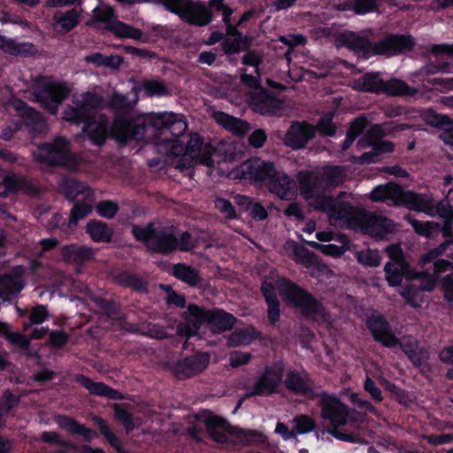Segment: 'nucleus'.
<instances>
[{
	"mask_svg": "<svg viewBox=\"0 0 453 453\" xmlns=\"http://www.w3.org/2000/svg\"><path fill=\"white\" fill-rule=\"evenodd\" d=\"M313 250H319L326 256L340 257L345 253L347 249L344 246H338L332 243L322 244L313 241Z\"/></svg>",
	"mask_w": 453,
	"mask_h": 453,
	"instance_id": "nucleus-60",
	"label": "nucleus"
},
{
	"mask_svg": "<svg viewBox=\"0 0 453 453\" xmlns=\"http://www.w3.org/2000/svg\"><path fill=\"white\" fill-rule=\"evenodd\" d=\"M430 354L426 349L421 347L418 349L411 357L409 360L411 364L418 368L422 374H427L431 372V365L429 364Z\"/></svg>",
	"mask_w": 453,
	"mask_h": 453,
	"instance_id": "nucleus-46",
	"label": "nucleus"
},
{
	"mask_svg": "<svg viewBox=\"0 0 453 453\" xmlns=\"http://www.w3.org/2000/svg\"><path fill=\"white\" fill-rule=\"evenodd\" d=\"M71 88L64 82H58L47 77H40L35 81L33 96L35 101L43 109L55 114L59 105L69 96Z\"/></svg>",
	"mask_w": 453,
	"mask_h": 453,
	"instance_id": "nucleus-6",
	"label": "nucleus"
},
{
	"mask_svg": "<svg viewBox=\"0 0 453 453\" xmlns=\"http://www.w3.org/2000/svg\"><path fill=\"white\" fill-rule=\"evenodd\" d=\"M399 186V184L394 182L378 185L370 192L369 197L375 203L391 202L395 205Z\"/></svg>",
	"mask_w": 453,
	"mask_h": 453,
	"instance_id": "nucleus-32",
	"label": "nucleus"
},
{
	"mask_svg": "<svg viewBox=\"0 0 453 453\" xmlns=\"http://www.w3.org/2000/svg\"><path fill=\"white\" fill-rule=\"evenodd\" d=\"M318 36L329 38L337 48H348L366 58L372 56L390 58L401 55L411 51L416 45L415 38L410 34L389 33L372 42L369 37L352 31L339 33L334 27H313V38Z\"/></svg>",
	"mask_w": 453,
	"mask_h": 453,
	"instance_id": "nucleus-4",
	"label": "nucleus"
},
{
	"mask_svg": "<svg viewBox=\"0 0 453 453\" xmlns=\"http://www.w3.org/2000/svg\"><path fill=\"white\" fill-rule=\"evenodd\" d=\"M261 333L254 326L240 328L233 331L227 339L228 347L246 346L259 339Z\"/></svg>",
	"mask_w": 453,
	"mask_h": 453,
	"instance_id": "nucleus-31",
	"label": "nucleus"
},
{
	"mask_svg": "<svg viewBox=\"0 0 453 453\" xmlns=\"http://www.w3.org/2000/svg\"><path fill=\"white\" fill-rule=\"evenodd\" d=\"M0 50L14 57H31L36 53L35 45L29 42H17L13 38L0 35Z\"/></svg>",
	"mask_w": 453,
	"mask_h": 453,
	"instance_id": "nucleus-27",
	"label": "nucleus"
},
{
	"mask_svg": "<svg viewBox=\"0 0 453 453\" xmlns=\"http://www.w3.org/2000/svg\"><path fill=\"white\" fill-rule=\"evenodd\" d=\"M94 20L104 24V28L109 31L110 24L116 22V13L113 8L110 6L96 7L93 10Z\"/></svg>",
	"mask_w": 453,
	"mask_h": 453,
	"instance_id": "nucleus-48",
	"label": "nucleus"
},
{
	"mask_svg": "<svg viewBox=\"0 0 453 453\" xmlns=\"http://www.w3.org/2000/svg\"><path fill=\"white\" fill-rule=\"evenodd\" d=\"M365 326L372 339L383 347L392 349L400 343V339L394 334L390 323L379 311H373L366 316Z\"/></svg>",
	"mask_w": 453,
	"mask_h": 453,
	"instance_id": "nucleus-13",
	"label": "nucleus"
},
{
	"mask_svg": "<svg viewBox=\"0 0 453 453\" xmlns=\"http://www.w3.org/2000/svg\"><path fill=\"white\" fill-rule=\"evenodd\" d=\"M265 186L270 193L273 194L280 200H293L297 196V186L294 179L290 178L287 173L278 171L276 166L273 167Z\"/></svg>",
	"mask_w": 453,
	"mask_h": 453,
	"instance_id": "nucleus-16",
	"label": "nucleus"
},
{
	"mask_svg": "<svg viewBox=\"0 0 453 453\" xmlns=\"http://www.w3.org/2000/svg\"><path fill=\"white\" fill-rule=\"evenodd\" d=\"M380 384L383 388L390 393V395L397 400L399 403H403L407 398L406 390L399 388L394 382L388 380L384 377L380 378Z\"/></svg>",
	"mask_w": 453,
	"mask_h": 453,
	"instance_id": "nucleus-59",
	"label": "nucleus"
},
{
	"mask_svg": "<svg viewBox=\"0 0 453 453\" xmlns=\"http://www.w3.org/2000/svg\"><path fill=\"white\" fill-rule=\"evenodd\" d=\"M143 89L150 96H163L169 95V89L166 84L161 81H145L143 82Z\"/></svg>",
	"mask_w": 453,
	"mask_h": 453,
	"instance_id": "nucleus-58",
	"label": "nucleus"
},
{
	"mask_svg": "<svg viewBox=\"0 0 453 453\" xmlns=\"http://www.w3.org/2000/svg\"><path fill=\"white\" fill-rule=\"evenodd\" d=\"M205 313V309L198 306L196 303H190L187 307V311L183 312L182 317L186 320L187 324L190 326L192 331L196 335L204 324L205 319L203 318V314Z\"/></svg>",
	"mask_w": 453,
	"mask_h": 453,
	"instance_id": "nucleus-41",
	"label": "nucleus"
},
{
	"mask_svg": "<svg viewBox=\"0 0 453 453\" xmlns=\"http://www.w3.org/2000/svg\"><path fill=\"white\" fill-rule=\"evenodd\" d=\"M76 382L86 388L90 395L105 397L110 400H122L123 394L104 382H96L84 374H78L75 377Z\"/></svg>",
	"mask_w": 453,
	"mask_h": 453,
	"instance_id": "nucleus-23",
	"label": "nucleus"
},
{
	"mask_svg": "<svg viewBox=\"0 0 453 453\" xmlns=\"http://www.w3.org/2000/svg\"><path fill=\"white\" fill-rule=\"evenodd\" d=\"M262 296L267 305V319L270 324L275 325L280 321V304L278 299L275 287L272 282L264 280L260 288Z\"/></svg>",
	"mask_w": 453,
	"mask_h": 453,
	"instance_id": "nucleus-26",
	"label": "nucleus"
},
{
	"mask_svg": "<svg viewBox=\"0 0 453 453\" xmlns=\"http://www.w3.org/2000/svg\"><path fill=\"white\" fill-rule=\"evenodd\" d=\"M115 418L122 423L127 433H130L134 429V422L132 414L120 403H114L112 405Z\"/></svg>",
	"mask_w": 453,
	"mask_h": 453,
	"instance_id": "nucleus-54",
	"label": "nucleus"
},
{
	"mask_svg": "<svg viewBox=\"0 0 453 453\" xmlns=\"http://www.w3.org/2000/svg\"><path fill=\"white\" fill-rule=\"evenodd\" d=\"M209 436L216 442L224 443L227 441L229 434L234 442L239 444H249L256 438V432L250 429H243L230 425L222 417L210 415L203 420Z\"/></svg>",
	"mask_w": 453,
	"mask_h": 453,
	"instance_id": "nucleus-9",
	"label": "nucleus"
},
{
	"mask_svg": "<svg viewBox=\"0 0 453 453\" xmlns=\"http://www.w3.org/2000/svg\"><path fill=\"white\" fill-rule=\"evenodd\" d=\"M408 127L409 126L406 124H395L393 121L373 124L358 140L357 144L361 148H369L373 143L382 141V138L388 134V132H400L408 129Z\"/></svg>",
	"mask_w": 453,
	"mask_h": 453,
	"instance_id": "nucleus-20",
	"label": "nucleus"
},
{
	"mask_svg": "<svg viewBox=\"0 0 453 453\" xmlns=\"http://www.w3.org/2000/svg\"><path fill=\"white\" fill-rule=\"evenodd\" d=\"M49 318V312L46 306L42 304H37L35 306L28 317V320L23 322V330L27 331L33 325L42 324Z\"/></svg>",
	"mask_w": 453,
	"mask_h": 453,
	"instance_id": "nucleus-52",
	"label": "nucleus"
},
{
	"mask_svg": "<svg viewBox=\"0 0 453 453\" xmlns=\"http://www.w3.org/2000/svg\"><path fill=\"white\" fill-rule=\"evenodd\" d=\"M96 252V250L90 246L76 243L64 245L61 248V255L65 260L79 266L93 261Z\"/></svg>",
	"mask_w": 453,
	"mask_h": 453,
	"instance_id": "nucleus-22",
	"label": "nucleus"
},
{
	"mask_svg": "<svg viewBox=\"0 0 453 453\" xmlns=\"http://www.w3.org/2000/svg\"><path fill=\"white\" fill-rule=\"evenodd\" d=\"M395 205L426 213H429L433 208L431 200L426 198L425 195L412 190H403L402 186H399Z\"/></svg>",
	"mask_w": 453,
	"mask_h": 453,
	"instance_id": "nucleus-19",
	"label": "nucleus"
},
{
	"mask_svg": "<svg viewBox=\"0 0 453 453\" xmlns=\"http://www.w3.org/2000/svg\"><path fill=\"white\" fill-rule=\"evenodd\" d=\"M283 367L280 365L266 366L262 375L253 384L245 397L269 396L276 393L277 388L282 381Z\"/></svg>",
	"mask_w": 453,
	"mask_h": 453,
	"instance_id": "nucleus-14",
	"label": "nucleus"
},
{
	"mask_svg": "<svg viewBox=\"0 0 453 453\" xmlns=\"http://www.w3.org/2000/svg\"><path fill=\"white\" fill-rule=\"evenodd\" d=\"M284 250L297 264L308 269L311 267V252L303 244L294 240H288L284 243Z\"/></svg>",
	"mask_w": 453,
	"mask_h": 453,
	"instance_id": "nucleus-33",
	"label": "nucleus"
},
{
	"mask_svg": "<svg viewBox=\"0 0 453 453\" xmlns=\"http://www.w3.org/2000/svg\"><path fill=\"white\" fill-rule=\"evenodd\" d=\"M203 315L205 325L214 334L230 331L237 322L236 317L219 308L205 310V313Z\"/></svg>",
	"mask_w": 453,
	"mask_h": 453,
	"instance_id": "nucleus-18",
	"label": "nucleus"
},
{
	"mask_svg": "<svg viewBox=\"0 0 453 453\" xmlns=\"http://www.w3.org/2000/svg\"><path fill=\"white\" fill-rule=\"evenodd\" d=\"M275 166L273 162L251 157L241 163L232 172L233 178L253 185L265 184Z\"/></svg>",
	"mask_w": 453,
	"mask_h": 453,
	"instance_id": "nucleus-12",
	"label": "nucleus"
},
{
	"mask_svg": "<svg viewBox=\"0 0 453 453\" xmlns=\"http://www.w3.org/2000/svg\"><path fill=\"white\" fill-rule=\"evenodd\" d=\"M104 98L97 93L87 91L73 99L63 111V119L72 124H83L82 132L92 144L101 146L105 143L108 134L118 143L126 145L131 142L154 143L158 150L167 156L181 157L178 167L189 168L194 165L208 167L214 165L212 155L216 149L197 133H192L185 145L180 137L186 132L188 125L178 114L160 112L153 114L148 120L133 118L127 113L115 115L112 125L104 115L98 118L96 111L103 107Z\"/></svg>",
	"mask_w": 453,
	"mask_h": 453,
	"instance_id": "nucleus-1",
	"label": "nucleus"
},
{
	"mask_svg": "<svg viewBox=\"0 0 453 453\" xmlns=\"http://www.w3.org/2000/svg\"><path fill=\"white\" fill-rule=\"evenodd\" d=\"M172 274L190 287H196L202 281L198 270L184 263L174 265Z\"/></svg>",
	"mask_w": 453,
	"mask_h": 453,
	"instance_id": "nucleus-34",
	"label": "nucleus"
},
{
	"mask_svg": "<svg viewBox=\"0 0 453 453\" xmlns=\"http://www.w3.org/2000/svg\"><path fill=\"white\" fill-rule=\"evenodd\" d=\"M278 291L283 302L305 318H311V294L296 283L283 278L278 281Z\"/></svg>",
	"mask_w": 453,
	"mask_h": 453,
	"instance_id": "nucleus-11",
	"label": "nucleus"
},
{
	"mask_svg": "<svg viewBox=\"0 0 453 453\" xmlns=\"http://www.w3.org/2000/svg\"><path fill=\"white\" fill-rule=\"evenodd\" d=\"M286 388L295 393H309L311 392V388L305 386V383L296 371H290L285 380Z\"/></svg>",
	"mask_w": 453,
	"mask_h": 453,
	"instance_id": "nucleus-50",
	"label": "nucleus"
},
{
	"mask_svg": "<svg viewBox=\"0 0 453 453\" xmlns=\"http://www.w3.org/2000/svg\"><path fill=\"white\" fill-rule=\"evenodd\" d=\"M349 415V407L338 398L333 397L329 401H324L322 417L330 422L329 434L340 441L355 442L357 440V434L348 432L344 427Z\"/></svg>",
	"mask_w": 453,
	"mask_h": 453,
	"instance_id": "nucleus-8",
	"label": "nucleus"
},
{
	"mask_svg": "<svg viewBox=\"0 0 453 453\" xmlns=\"http://www.w3.org/2000/svg\"><path fill=\"white\" fill-rule=\"evenodd\" d=\"M410 223L418 234L427 238L439 232L440 228V224L433 221L422 222L413 219L410 220Z\"/></svg>",
	"mask_w": 453,
	"mask_h": 453,
	"instance_id": "nucleus-51",
	"label": "nucleus"
},
{
	"mask_svg": "<svg viewBox=\"0 0 453 453\" xmlns=\"http://www.w3.org/2000/svg\"><path fill=\"white\" fill-rule=\"evenodd\" d=\"M417 90L411 87L403 80L392 78L387 81H384L382 94L390 96H414Z\"/></svg>",
	"mask_w": 453,
	"mask_h": 453,
	"instance_id": "nucleus-39",
	"label": "nucleus"
},
{
	"mask_svg": "<svg viewBox=\"0 0 453 453\" xmlns=\"http://www.w3.org/2000/svg\"><path fill=\"white\" fill-rule=\"evenodd\" d=\"M346 177V173L342 165H327L322 169L320 180L326 188H331L341 185Z\"/></svg>",
	"mask_w": 453,
	"mask_h": 453,
	"instance_id": "nucleus-38",
	"label": "nucleus"
},
{
	"mask_svg": "<svg viewBox=\"0 0 453 453\" xmlns=\"http://www.w3.org/2000/svg\"><path fill=\"white\" fill-rule=\"evenodd\" d=\"M40 162L50 166H74L76 160L70 150L69 141L63 136H56L51 142H43L38 147Z\"/></svg>",
	"mask_w": 453,
	"mask_h": 453,
	"instance_id": "nucleus-10",
	"label": "nucleus"
},
{
	"mask_svg": "<svg viewBox=\"0 0 453 453\" xmlns=\"http://www.w3.org/2000/svg\"><path fill=\"white\" fill-rule=\"evenodd\" d=\"M357 260L365 266L377 267L380 265L381 258L377 250L367 249L357 253Z\"/></svg>",
	"mask_w": 453,
	"mask_h": 453,
	"instance_id": "nucleus-57",
	"label": "nucleus"
},
{
	"mask_svg": "<svg viewBox=\"0 0 453 453\" xmlns=\"http://www.w3.org/2000/svg\"><path fill=\"white\" fill-rule=\"evenodd\" d=\"M165 10L177 14L189 25L204 27L212 19V12L203 2L193 0H160Z\"/></svg>",
	"mask_w": 453,
	"mask_h": 453,
	"instance_id": "nucleus-7",
	"label": "nucleus"
},
{
	"mask_svg": "<svg viewBox=\"0 0 453 453\" xmlns=\"http://www.w3.org/2000/svg\"><path fill=\"white\" fill-rule=\"evenodd\" d=\"M111 275L114 283L122 288H130L141 294L149 292L147 281L136 273L118 269L113 271Z\"/></svg>",
	"mask_w": 453,
	"mask_h": 453,
	"instance_id": "nucleus-24",
	"label": "nucleus"
},
{
	"mask_svg": "<svg viewBox=\"0 0 453 453\" xmlns=\"http://www.w3.org/2000/svg\"><path fill=\"white\" fill-rule=\"evenodd\" d=\"M426 82L432 86L435 90H439L441 93H447L453 90V76L450 78H427Z\"/></svg>",
	"mask_w": 453,
	"mask_h": 453,
	"instance_id": "nucleus-62",
	"label": "nucleus"
},
{
	"mask_svg": "<svg viewBox=\"0 0 453 453\" xmlns=\"http://www.w3.org/2000/svg\"><path fill=\"white\" fill-rule=\"evenodd\" d=\"M17 111L27 126L36 127L44 125L45 119L43 115L30 107L27 103L21 101L17 106Z\"/></svg>",
	"mask_w": 453,
	"mask_h": 453,
	"instance_id": "nucleus-42",
	"label": "nucleus"
},
{
	"mask_svg": "<svg viewBox=\"0 0 453 453\" xmlns=\"http://www.w3.org/2000/svg\"><path fill=\"white\" fill-rule=\"evenodd\" d=\"M317 184L318 175L313 170V191ZM351 196L346 191H341L335 196L313 194V211L325 212L331 224L340 223L374 239L386 240L395 232V225L392 219L353 205L349 200Z\"/></svg>",
	"mask_w": 453,
	"mask_h": 453,
	"instance_id": "nucleus-2",
	"label": "nucleus"
},
{
	"mask_svg": "<svg viewBox=\"0 0 453 453\" xmlns=\"http://www.w3.org/2000/svg\"><path fill=\"white\" fill-rule=\"evenodd\" d=\"M59 188L63 196L72 202L75 201L76 197L83 191L81 183L73 178L63 179Z\"/></svg>",
	"mask_w": 453,
	"mask_h": 453,
	"instance_id": "nucleus-45",
	"label": "nucleus"
},
{
	"mask_svg": "<svg viewBox=\"0 0 453 453\" xmlns=\"http://www.w3.org/2000/svg\"><path fill=\"white\" fill-rule=\"evenodd\" d=\"M384 81L379 72H366L355 81L354 88L365 93L382 95Z\"/></svg>",
	"mask_w": 453,
	"mask_h": 453,
	"instance_id": "nucleus-28",
	"label": "nucleus"
},
{
	"mask_svg": "<svg viewBox=\"0 0 453 453\" xmlns=\"http://www.w3.org/2000/svg\"><path fill=\"white\" fill-rule=\"evenodd\" d=\"M93 421L97 425L100 433L108 441L117 453H127L123 448L119 438L111 431L107 422L99 416H94Z\"/></svg>",
	"mask_w": 453,
	"mask_h": 453,
	"instance_id": "nucleus-43",
	"label": "nucleus"
},
{
	"mask_svg": "<svg viewBox=\"0 0 453 453\" xmlns=\"http://www.w3.org/2000/svg\"><path fill=\"white\" fill-rule=\"evenodd\" d=\"M379 0H344L339 4L342 11H351L364 15L376 11Z\"/></svg>",
	"mask_w": 453,
	"mask_h": 453,
	"instance_id": "nucleus-40",
	"label": "nucleus"
},
{
	"mask_svg": "<svg viewBox=\"0 0 453 453\" xmlns=\"http://www.w3.org/2000/svg\"><path fill=\"white\" fill-rule=\"evenodd\" d=\"M3 184L8 193L17 194L24 186V180L16 174H7L4 180Z\"/></svg>",
	"mask_w": 453,
	"mask_h": 453,
	"instance_id": "nucleus-64",
	"label": "nucleus"
},
{
	"mask_svg": "<svg viewBox=\"0 0 453 453\" xmlns=\"http://www.w3.org/2000/svg\"><path fill=\"white\" fill-rule=\"evenodd\" d=\"M263 63L261 55L255 50H248L242 58V64L255 67V73L259 75L260 65Z\"/></svg>",
	"mask_w": 453,
	"mask_h": 453,
	"instance_id": "nucleus-63",
	"label": "nucleus"
},
{
	"mask_svg": "<svg viewBox=\"0 0 453 453\" xmlns=\"http://www.w3.org/2000/svg\"><path fill=\"white\" fill-rule=\"evenodd\" d=\"M300 191L307 202L308 211L311 207V170L300 171L296 175Z\"/></svg>",
	"mask_w": 453,
	"mask_h": 453,
	"instance_id": "nucleus-47",
	"label": "nucleus"
},
{
	"mask_svg": "<svg viewBox=\"0 0 453 453\" xmlns=\"http://www.w3.org/2000/svg\"><path fill=\"white\" fill-rule=\"evenodd\" d=\"M422 118L426 125L437 129H444L453 125V119L449 116L438 113L432 109L426 110Z\"/></svg>",
	"mask_w": 453,
	"mask_h": 453,
	"instance_id": "nucleus-44",
	"label": "nucleus"
},
{
	"mask_svg": "<svg viewBox=\"0 0 453 453\" xmlns=\"http://www.w3.org/2000/svg\"><path fill=\"white\" fill-rule=\"evenodd\" d=\"M131 234L150 253L167 257L176 252V228L173 226H156L153 222L145 226L134 224Z\"/></svg>",
	"mask_w": 453,
	"mask_h": 453,
	"instance_id": "nucleus-5",
	"label": "nucleus"
},
{
	"mask_svg": "<svg viewBox=\"0 0 453 453\" xmlns=\"http://www.w3.org/2000/svg\"><path fill=\"white\" fill-rule=\"evenodd\" d=\"M53 20L56 23L57 30L69 33L79 25L80 12L73 8L67 12L54 14Z\"/></svg>",
	"mask_w": 453,
	"mask_h": 453,
	"instance_id": "nucleus-36",
	"label": "nucleus"
},
{
	"mask_svg": "<svg viewBox=\"0 0 453 453\" xmlns=\"http://www.w3.org/2000/svg\"><path fill=\"white\" fill-rule=\"evenodd\" d=\"M24 288V283L21 279L11 274L0 276V298L9 300L17 296Z\"/></svg>",
	"mask_w": 453,
	"mask_h": 453,
	"instance_id": "nucleus-35",
	"label": "nucleus"
},
{
	"mask_svg": "<svg viewBox=\"0 0 453 453\" xmlns=\"http://www.w3.org/2000/svg\"><path fill=\"white\" fill-rule=\"evenodd\" d=\"M318 36L329 38L337 48H348L366 58L372 56L390 58L401 55L411 51L416 45L415 38L410 34L389 33L372 42L369 37L352 31L339 33L334 27H313V38Z\"/></svg>",
	"mask_w": 453,
	"mask_h": 453,
	"instance_id": "nucleus-3",
	"label": "nucleus"
},
{
	"mask_svg": "<svg viewBox=\"0 0 453 453\" xmlns=\"http://www.w3.org/2000/svg\"><path fill=\"white\" fill-rule=\"evenodd\" d=\"M108 32H111L118 38H127L142 42H145L143 33L141 29L135 28L133 26L118 19L116 22L110 24Z\"/></svg>",
	"mask_w": 453,
	"mask_h": 453,
	"instance_id": "nucleus-37",
	"label": "nucleus"
},
{
	"mask_svg": "<svg viewBox=\"0 0 453 453\" xmlns=\"http://www.w3.org/2000/svg\"><path fill=\"white\" fill-rule=\"evenodd\" d=\"M211 356L207 352H197L180 359L173 372L178 380H187L202 373L209 366Z\"/></svg>",
	"mask_w": 453,
	"mask_h": 453,
	"instance_id": "nucleus-15",
	"label": "nucleus"
},
{
	"mask_svg": "<svg viewBox=\"0 0 453 453\" xmlns=\"http://www.w3.org/2000/svg\"><path fill=\"white\" fill-rule=\"evenodd\" d=\"M119 211V206L117 202L112 200H103L96 203V213L107 219H113Z\"/></svg>",
	"mask_w": 453,
	"mask_h": 453,
	"instance_id": "nucleus-56",
	"label": "nucleus"
},
{
	"mask_svg": "<svg viewBox=\"0 0 453 453\" xmlns=\"http://www.w3.org/2000/svg\"><path fill=\"white\" fill-rule=\"evenodd\" d=\"M385 278L389 287H398L403 279V271L393 262H388L384 266Z\"/></svg>",
	"mask_w": 453,
	"mask_h": 453,
	"instance_id": "nucleus-55",
	"label": "nucleus"
},
{
	"mask_svg": "<svg viewBox=\"0 0 453 453\" xmlns=\"http://www.w3.org/2000/svg\"><path fill=\"white\" fill-rule=\"evenodd\" d=\"M315 132H319L323 136H334L336 126L333 122V114L328 113L322 116L317 125H313V135Z\"/></svg>",
	"mask_w": 453,
	"mask_h": 453,
	"instance_id": "nucleus-53",
	"label": "nucleus"
},
{
	"mask_svg": "<svg viewBox=\"0 0 453 453\" xmlns=\"http://www.w3.org/2000/svg\"><path fill=\"white\" fill-rule=\"evenodd\" d=\"M55 422L70 434L81 435L87 442H91L93 439L98 437L94 429L85 426L70 416L58 414L55 417Z\"/></svg>",
	"mask_w": 453,
	"mask_h": 453,
	"instance_id": "nucleus-25",
	"label": "nucleus"
},
{
	"mask_svg": "<svg viewBox=\"0 0 453 453\" xmlns=\"http://www.w3.org/2000/svg\"><path fill=\"white\" fill-rule=\"evenodd\" d=\"M92 211V206L84 202H77L71 209L68 225L74 229L79 221Z\"/></svg>",
	"mask_w": 453,
	"mask_h": 453,
	"instance_id": "nucleus-49",
	"label": "nucleus"
},
{
	"mask_svg": "<svg viewBox=\"0 0 453 453\" xmlns=\"http://www.w3.org/2000/svg\"><path fill=\"white\" fill-rule=\"evenodd\" d=\"M176 252H189L196 248V241L188 231H184L180 237L176 234Z\"/></svg>",
	"mask_w": 453,
	"mask_h": 453,
	"instance_id": "nucleus-61",
	"label": "nucleus"
},
{
	"mask_svg": "<svg viewBox=\"0 0 453 453\" xmlns=\"http://www.w3.org/2000/svg\"><path fill=\"white\" fill-rule=\"evenodd\" d=\"M249 102L253 111L262 115H274L280 107V100L265 88L251 92Z\"/></svg>",
	"mask_w": 453,
	"mask_h": 453,
	"instance_id": "nucleus-17",
	"label": "nucleus"
},
{
	"mask_svg": "<svg viewBox=\"0 0 453 453\" xmlns=\"http://www.w3.org/2000/svg\"><path fill=\"white\" fill-rule=\"evenodd\" d=\"M309 139H311V124L296 121L286 132L284 144L297 150L304 147Z\"/></svg>",
	"mask_w": 453,
	"mask_h": 453,
	"instance_id": "nucleus-21",
	"label": "nucleus"
},
{
	"mask_svg": "<svg viewBox=\"0 0 453 453\" xmlns=\"http://www.w3.org/2000/svg\"><path fill=\"white\" fill-rule=\"evenodd\" d=\"M216 122L234 135L242 136L250 130V124L241 119L219 111L215 116Z\"/></svg>",
	"mask_w": 453,
	"mask_h": 453,
	"instance_id": "nucleus-30",
	"label": "nucleus"
},
{
	"mask_svg": "<svg viewBox=\"0 0 453 453\" xmlns=\"http://www.w3.org/2000/svg\"><path fill=\"white\" fill-rule=\"evenodd\" d=\"M86 233L95 242H111L113 238V229L105 222L90 219L86 226Z\"/></svg>",
	"mask_w": 453,
	"mask_h": 453,
	"instance_id": "nucleus-29",
	"label": "nucleus"
}]
</instances>
